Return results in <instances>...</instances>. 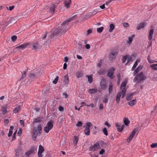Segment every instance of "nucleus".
Returning <instances> with one entry per match:
<instances>
[{
    "label": "nucleus",
    "mask_w": 157,
    "mask_h": 157,
    "mask_svg": "<svg viewBox=\"0 0 157 157\" xmlns=\"http://www.w3.org/2000/svg\"><path fill=\"white\" fill-rule=\"evenodd\" d=\"M44 147L41 145L39 146V149L37 153L38 157H42L43 155L42 153L44 151Z\"/></svg>",
    "instance_id": "423d86ee"
},
{
    "label": "nucleus",
    "mask_w": 157,
    "mask_h": 157,
    "mask_svg": "<svg viewBox=\"0 0 157 157\" xmlns=\"http://www.w3.org/2000/svg\"><path fill=\"white\" fill-rule=\"evenodd\" d=\"M132 98V94H129L127 95L126 98V99L127 100H131Z\"/></svg>",
    "instance_id": "c03bdc74"
},
{
    "label": "nucleus",
    "mask_w": 157,
    "mask_h": 157,
    "mask_svg": "<svg viewBox=\"0 0 157 157\" xmlns=\"http://www.w3.org/2000/svg\"><path fill=\"white\" fill-rule=\"evenodd\" d=\"M42 127L41 125L39 124L38 125L36 130L38 132V136H40L41 134V133L42 132Z\"/></svg>",
    "instance_id": "4be33fe9"
},
{
    "label": "nucleus",
    "mask_w": 157,
    "mask_h": 157,
    "mask_svg": "<svg viewBox=\"0 0 157 157\" xmlns=\"http://www.w3.org/2000/svg\"><path fill=\"white\" fill-rule=\"evenodd\" d=\"M105 124L108 126V128L110 127L111 125L107 121H106L105 123Z\"/></svg>",
    "instance_id": "69168bd1"
},
{
    "label": "nucleus",
    "mask_w": 157,
    "mask_h": 157,
    "mask_svg": "<svg viewBox=\"0 0 157 157\" xmlns=\"http://www.w3.org/2000/svg\"><path fill=\"white\" fill-rule=\"evenodd\" d=\"M73 140L74 146L76 145L78 142V138L77 136H75Z\"/></svg>",
    "instance_id": "bb28decb"
},
{
    "label": "nucleus",
    "mask_w": 157,
    "mask_h": 157,
    "mask_svg": "<svg viewBox=\"0 0 157 157\" xmlns=\"http://www.w3.org/2000/svg\"><path fill=\"white\" fill-rule=\"evenodd\" d=\"M134 36L135 35H133L132 36L129 37L128 38V40L127 41V43L129 44V45H130L131 44L133 40V38Z\"/></svg>",
    "instance_id": "5701e85b"
},
{
    "label": "nucleus",
    "mask_w": 157,
    "mask_h": 157,
    "mask_svg": "<svg viewBox=\"0 0 157 157\" xmlns=\"http://www.w3.org/2000/svg\"><path fill=\"white\" fill-rule=\"evenodd\" d=\"M21 109V106L20 105H17L14 109L13 110V112L14 113H18Z\"/></svg>",
    "instance_id": "4468645a"
},
{
    "label": "nucleus",
    "mask_w": 157,
    "mask_h": 157,
    "mask_svg": "<svg viewBox=\"0 0 157 157\" xmlns=\"http://www.w3.org/2000/svg\"><path fill=\"white\" fill-rule=\"evenodd\" d=\"M99 109L100 110H102L103 109V105L101 103H100L99 105Z\"/></svg>",
    "instance_id": "052dcab7"
},
{
    "label": "nucleus",
    "mask_w": 157,
    "mask_h": 157,
    "mask_svg": "<svg viewBox=\"0 0 157 157\" xmlns=\"http://www.w3.org/2000/svg\"><path fill=\"white\" fill-rule=\"evenodd\" d=\"M100 86L101 88L103 90L106 89L107 86V83L106 80L103 78L101 79L100 82Z\"/></svg>",
    "instance_id": "20e7f679"
},
{
    "label": "nucleus",
    "mask_w": 157,
    "mask_h": 157,
    "mask_svg": "<svg viewBox=\"0 0 157 157\" xmlns=\"http://www.w3.org/2000/svg\"><path fill=\"white\" fill-rule=\"evenodd\" d=\"M17 39V36L15 35H14L11 36V39L12 41H15Z\"/></svg>",
    "instance_id": "8fccbe9b"
},
{
    "label": "nucleus",
    "mask_w": 157,
    "mask_h": 157,
    "mask_svg": "<svg viewBox=\"0 0 157 157\" xmlns=\"http://www.w3.org/2000/svg\"><path fill=\"white\" fill-rule=\"evenodd\" d=\"M13 128L14 127L13 126H10V128L9 131V133L8 134V137H10L12 136L13 133Z\"/></svg>",
    "instance_id": "7c9ffc66"
},
{
    "label": "nucleus",
    "mask_w": 157,
    "mask_h": 157,
    "mask_svg": "<svg viewBox=\"0 0 157 157\" xmlns=\"http://www.w3.org/2000/svg\"><path fill=\"white\" fill-rule=\"evenodd\" d=\"M71 3V0L65 1L64 2V6L68 8L69 7Z\"/></svg>",
    "instance_id": "412c9836"
},
{
    "label": "nucleus",
    "mask_w": 157,
    "mask_h": 157,
    "mask_svg": "<svg viewBox=\"0 0 157 157\" xmlns=\"http://www.w3.org/2000/svg\"><path fill=\"white\" fill-rule=\"evenodd\" d=\"M41 47L38 42L33 43L32 45V48L33 50H36Z\"/></svg>",
    "instance_id": "9d476101"
},
{
    "label": "nucleus",
    "mask_w": 157,
    "mask_h": 157,
    "mask_svg": "<svg viewBox=\"0 0 157 157\" xmlns=\"http://www.w3.org/2000/svg\"><path fill=\"white\" fill-rule=\"evenodd\" d=\"M151 147L152 148L156 147H157V142L152 143L151 145Z\"/></svg>",
    "instance_id": "09e8293b"
},
{
    "label": "nucleus",
    "mask_w": 157,
    "mask_h": 157,
    "mask_svg": "<svg viewBox=\"0 0 157 157\" xmlns=\"http://www.w3.org/2000/svg\"><path fill=\"white\" fill-rule=\"evenodd\" d=\"M142 66H138L134 71L133 73V75L134 76L138 72L142 69Z\"/></svg>",
    "instance_id": "6ab92c4d"
},
{
    "label": "nucleus",
    "mask_w": 157,
    "mask_h": 157,
    "mask_svg": "<svg viewBox=\"0 0 157 157\" xmlns=\"http://www.w3.org/2000/svg\"><path fill=\"white\" fill-rule=\"evenodd\" d=\"M103 29H104L103 27H101L98 28L97 29V31L98 33H101L103 31Z\"/></svg>",
    "instance_id": "a18cd8bd"
},
{
    "label": "nucleus",
    "mask_w": 157,
    "mask_h": 157,
    "mask_svg": "<svg viewBox=\"0 0 157 157\" xmlns=\"http://www.w3.org/2000/svg\"><path fill=\"white\" fill-rule=\"evenodd\" d=\"M150 67L153 70H157V64H151Z\"/></svg>",
    "instance_id": "c9c22d12"
},
{
    "label": "nucleus",
    "mask_w": 157,
    "mask_h": 157,
    "mask_svg": "<svg viewBox=\"0 0 157 157\" xmlns=\"http://www.w3.org/2000/svg\"><path fill=\"white\" fill-rule=\"evenodd\" d=\"M109 32L111 33L113 32V30L115 28V26L113 24H111L109 26Z\"/></svg>",
    "instance_id": "473e14b6"
},
{
    "label": "nucleus",
    "mask_w": 157,
    "mask_h": 157,
    "mask_svg": "<svg viewBox=\"0 0 157 157\" xmlns=\"http://www.w3.org/2000/svg\"><path fill=\"white\" fill-rule=\"evenodd\" d=\"M127 59H128L127 62V63H125L126 65L127 64V63H128L129 62L132 61V60L131 57H130L129 56H128V58Z\"/></svg>",
    "instance_id": "bf43d9fd"
},
{
    "label": "nucleus",
    "mask_w": 157,
    "mask_h": 157,
    "mask_svg": "<svg viewBox=\"0 0 157 157\" xmlns=\"http://www.w3.org/2000/svg\"><path fill=\"white\" fill-rule=\"evenodd\" d=\"M121 92H119L117 94L116 97V100L117 103H119L120 100V98H121Z\"/></svg>",
    "instance_id": "aec40b11"
},
{
    "label": "nucleus",
    "mask_w": 157,
    "mask_h": 157,
    "mask_svg": "<svg viewBox=\"0 0 157 157\" xmlns=\"http://www.w3.org/2000/svg\"><path fill=\"white\" fill-rule=\"evenodd\" d=\"M127 83V81L126 80H124L123 82H122L121 85V89H122V88H125V87Z\"/></svg>",
    "instance_id": "a878e982"
},
{
    "label": "nucleus",
    "mask_w": 157,
    "mask_h": 157,
    "mask_svg": "<svg viewBox=\"0 0 157 157\" xmlns=\"http://www.w3.org/2000/svg\"><path fill=\"white\" fill-rule=\"evenodd\" d=\"M136 103V100H133L131 101H129L128 103V104L130 106H133Z\"/></svg>",
    "instance_id": "c85d7f7f"
},
{
    "label": "nucleus",
    "mask_w": 157,
    "mask_h": 157,
    "mask_svg": "<svg viewBox=\"0 0 157 157\" xmlns=\"http://www.w3.org/2000/svg\"><path fill=\"white\" fill-rule=\"evenodd\" d=\"M20 123L21 124L23 127H24L25 126L24 122V121L23 120H20Z\"/></svg>",
    "instance_id": "13d9d810"
},
{
    "label": "nucleus",
    "mask_w": 157,
    "mask_h": 157,
    "mask_svg": "<svg viewBox=\"0 0 157 157\" xmlns=\"http://www.w3.org/2000/svg\"><path fill=\"white\" fill-rule=\"evenodd\" d=\"M108 101V98L107 96L103 98V102L105 103H107Z\"/></svg>",
    "instance_id": "864d4df0"
},
{
    "label": "nucleus",
    "mask_w": 157,
    "mask_h": 157,
    "mask_svg": "<svg viewBox=\"0 0 157 157\" xmlns=\"http://www.w3.org/2000/svg\"><path fill=\"white\" fill-rule=\"evenodd\" d=\"M88 78V81L90 83H91L93 82V77L92 75H86Z\"/></svg>",
    "instance_id": "72a5a7b5"
},
{
    "label": "nucleus",
    "mask_w": 157,
    "mask_h": 157,
    "mask_svg": "<svg viewBox=\"0 0 157 157\" xmlns=\"http://www.w3.org/2000/svg\"><path fill=\"white\" fill-rule=\"evenodd\" d=\"M82 124V123L81 121H78L76 124V126L78 127H81Z\"/></svg>",
    "instance_id": "de8ad7c7"
},
{
    "label": "nucleus",
    "mask_w": 157,
    "mask_h": 157,
    "mask_svg": "<svg viewBox=\"0 0 157 157\" xmlns=\"http://www.w3.org/2000/svg\"><path fill=\"white\" fill-rule=\"evenodd\" d=\"M146 24L145 23H140L139 24L138 26L137 27V29L139 30L141 29L144 28L146 26Z\"/></svg>",
    "instance_id": "a211bd4d"
},
{
    "label": "nucleus",
    "mask_w": 157,
    "mask_h": 157,
    "mask_svg": "<svg viewBox=\"0 0 157 157\" xmlns=\"http://www.w3.org/2000/svg\"><path fill=\"white\" fill-rule=\"evenodd\" d=\"M123 26L124 27H127L128 26V24L127 23H124L123 24Z\"/></svg>",
    "instance_id": "0e129e2a"
},
{
    "label": "nucleus",
    "mask_w": 157,
    "mask_h": 157,
    "mask_svg": "<svg viewBox=\"0 0 157 157\" xmlns=\"http://www.w3.org/2000/svg\"><path fill=\"white\" fill-rule=\"evenodd\" d=\"M22 132V131L21 130V129H20L17 133V134L19 136H20Z\"/></svg>",
    "instance_id": "774afa93"
},
{
    "label": "nucleus",
    "mask_w": 157,
    "mask_h": 157,
    "mask_svg": "<svg viewBox=\"0 0 157 157\" xmlns=\"http://www.w3.org/2000/svg\"><path fill=\"white\" fill-rule=\"evenodd\" d=\"M122 91L121 92V94H122V98H123L124 97L125 95L126 89L125 88H123L121 89Z\"/></svg>",
    "instance_id": "cd10ccee"
},
{
    "label": "nucleus",
    "mask_w": 157,
    "mask_h": 157,
    "mask_svg": "<svg viewBox=\"0 0 157 157\" xmlns=\"http://www.w3.org/2000/svg\"><path fill=\"white\" fill-rule=\"evenodd\" d=\"M59 78V77L58 76H56V78L53 81V83L55 84H56L58 82Z\"/></svg>",
    "instance_id": "3c124183"
},
{
    "label": "nucleus",
    "mask_w": 157,
    "mask_h": 157,
    "mask_svg": "<svg viewBox=\"0 0 157 157\" xmlns=\"http://www.w3.org/2000/svg\"><path fill=\"white\" fill-rule=\"evenodd\" d=\"M117 54V52L116 51H112L109 54V58L111 60H112L114 59L116 55Z\"/></svg>",
    "instance_id": "1a4fd4ad"
},
{
    "label": "nucleus",
    "mask_w": 157,
    "mask_h": 157,
    "mask_svg": "<svg viewBox=\"0 0 157 157\" xmlns=\"http://www.w3.org/2000/svg\"><path fill=\"white\" fill-rule=\"evenodd\" d=\"M53 127V125L52 123L50 122H48L46 126L44 127V131L46 133H48Z\"/></svg>",
    "instance_id": "7ed1b4c3"
},
{
    "label": "nucleus",
    "mask_w": 157,
    "mask_h": 157,
    "mask_svg": "<svg viewBox=\"0 0 157 157\" xmlns=\"http://www.w3.org/2000/svg\"><path fill=\"white\" fill-rule=\"evenodd\" d=\"M88 92L91 94H95L97 92V90L94 89H90L88 91Z\"/></svg>",
    "instance_id": "b1692460"
},
{
    "label": "nucleus",
    "mask_w": 157,
    "mask_h": 157,
    "mask_svg": "<svg viewBox=\"0 0 157 157\" xmlns=\"http://www.w3.org/2000/svg\"><path fill=\"white\" fill-rule=\"evenodd\" d=\"M83 73L80 71L78 72L76 74V76L78 78L82 77L83 76Z\"/></svg>",
    "instance_id": "e433bc0d"
},
{
    "label": "nucleus",
    "mask_w": 157,
    "mask_h": 157,
    "mask_svg": "<svg viewBox=\"0 0 157 157\" xmlns=\"http://www.w3.org/2000/svg\"><path fill=\"white\" fill-rule=\"evenodd\" d=\"M69 82V77L68 74H66L64 76L63 82L64 84H68Z\"/></svg>",
    "instance_id": "dca6fc26"
},
{
    "label": "nucleus",
    "mask_w": 157,
    "mask_h": 157,
    "mask_svg": "<svg viewBox=\"0 0 157 157\" xmlns=\"http://www.w3.org/2000/svg\"><path fill=\"white\" fill-rule=\"evenodd\" d=\"M136 133V131L135 130H133L132 132L130 134L129 136L127 139V142L128 143H129L132 140L133 136L135 135Z\"/></svg>",
    "instance_id": "9b49d317"
},
{
    "label": "nucleus",
    "mask_w": 157,
    "mask_h": 157,
    "mask_svg": "<svg viewBox=\"0 0 157 157\" xmlns=\"http://www.w3.org/2000/svg\"><path fill=\"white\" fill-rule=\"evenodd\" d=\"M14 8V6H10L9 7V8H8L7 7H6L7 9L9 10L10 11L12 10Z\"/></svg>",
    "instance_id": "4d7b16f0"
},
{
    "label": "nucleus",
    "mask_w": 157,
    "mask_h": 157,
    "mask_svg": "<svg viewBox=\"0 0 157 157\" xmlns=\"http://www.w3.org/2000/svg\"><path fill=\"white\" fill-rule=\"evenodd\" d=\"M146 77L142 72H141L136 75L134 79V82L136 83H139L140 82L145 80Z\"/></svg>",
    "instance_id": "f03ea898"
},
{
    "label": "nucleus",
    "mask_w": 157,
    "mask_h": 157,
    "mask_svg": "<svg viewBox=\"0 0 157 157\" xmlns=\"http://www.w3.org/2000/svg\"><path fill=\"white\" fill-rule=\"evenodd\" d=\"M92 30L91 29H89L87 30V34L88 35L92 33Z\"/></svg>",
    "instance_id": "338daca9"
},
{
    "label": "nucleus",
    "mask_w": 157,
    "mask_h": 157,
    "mask_svg": "<svg viewBox=\"0 0 157 157\" xmlns=\"http://www.w3.org/2000/svg\"><path fill=\"white\" fill-rule=\"evenodd\" d=\"M124 124L126 125H128V124L130 123V121L128 119L126 118H124Z\"/></svg>",
    "instance_id": "58836bf2"
},
{
    "label": "nucleus",
    "mask_w": 157,
    "mask_h": 157,
    "mask_svg": "<svg viewBox=\"0 0 157 157\" xmlns=\"http://www.w3.org/2000/svg\"><path fill=\"white\" fill-rule=\"evenodd\" d=\"M90 128H85V129L84 131V132L86 135H90Z\"/></svg>",
    "instance_id": "2f4dec72"
},
{
    "label": "nucleus",
    "mask_w": 157,
    "mask_h": 157,
    "mask_svg": "<svg viewBox=\"0 0 157 157\" xmlns=\"http://www.w3.org/2000/svg\"><path fill=\"white\" fill-rule=\"evenodd\" d=\"M151 57L150 55H148L147 57V59L148 62L150 63H157V61L154 60H151Z\"/></svg>",
    "instance_id": "393cba45"
},
{
    "label": "nucleus",
    "mask_w": 157,
    "mask_h": 157,
    "mask_svg": "<svg viewBox=\"0 0 157 157\" xmlns=\"http://www.w3.org/2000/svg\"><path fill=\"white\" fill-rule=\"evenodd\" d=\"M76 15H71L66 19L59 26L52 29L51 31L50 37L52 38L54 36L58 35L63 33H65L69 28V23L76 18Z\"/></svg>",
    "instance_id": "f257e3e1"
},
{
    "label": "nucleus",
    "mask_w": 157,
    "mask_h": 157,
    "mask_svg": "<svg viewBox=\"0 0 157 157\" xmlns=\"http://www.w3.org/2000/svg\"><path fill=\"white\" fill-rule=\"evenodd\" d=\"M102 132L104 135L106 136L108 135V132L107 129L105 128H104L102 130Z\"/></svg>",
    "instance_id": "49530a36"
},
{
    "label": "nucleus",
    "mask_w": 157,
    "mask_h": 157,
    "mask_svg": "<svg viewBox=\"0 0 157 157\" xmlns=\"http://www.w3.org/2000/svg\"><path fill=\"white\" fill-rule=\"evenodd\" d=\"M9 122V120L8 119H6L4 120V123L6 125L8 124Z\"/></svg>",
    "instance_id": "5fc2aeb1"
},
{
    "label": "nucleus",
    "mask_w": 157,
    "mask_h": 157,
    "mask_svg": "<svg viewBox=\"0 0 157 157\" xmlns=\"http://www.w3.org/2000/svg\"><path fill=\"white\" fill-rule=\"evenodd\" d=\"M100 148L99 143H97L94 144L93 145L91 146L89 148V151H94L97 150Z\"/></svg>",
    "instance_id": "39448f33"
},
{
    "label": "nucleus",
    "mask_w": 157,
    "mask_h": 157,
    "mask_svg": "<svg viewBox=\"0 0 157 157\" xmlns=\"http://www.w3.org/2000/svg\"><path fill=\"white\" fill-rule=\"evenodd\" d=\"M37 136H38V133L36 129H33L32 135V139L33 140H35Z\"/></svg>",
    "instance_id": "ddd939ff"
},
{
    "label": "nucleus",
    "mask_w": 157,
    "mask_h": 157,
    "mask_svg": "<svg viewBox=\"0 0 157 157\" xmlns=\"http://www.w3.org/2000/svg\"><path fill=\"white\" fill-rule=\"evenodd\" d=\"M58 109L59 111H62L63 110L64 108H63L61 105L59 106L58 107Z\"/></svg>",
    "instance_id": "680f3d73"
},
{
    "label": "nucleus",
    "mask_w": 157,
    "mask_h": 157,
    "mask_svg": "<svg viewBox=\"0 0 157 157\" xmlns=\"http://www.w3.org/2000/svg\"><path fill=\"white\" fill-rule=\"evenodd\" d=\"M154 32V30L153 29H151L149 31L148 36V39L150 41H151L152 40Z\"/></svg>",
    "instance_id": "2eb2a0df"
},
{
    "label": "nucleus",
    "mask_w": 157,
    "mask_h": 157,
    "mask_svg": "<svg viewBox=\"0 0 157 157\" xmlns=\"http://www.w3.org/2000/svg\"><path fill=\"white\" fill-rule=\"evenodd\" d=\"M29 44V43H25L22 44L18 46H17L16 47V48H20L22 49H24L26 48L28 45Z\"/></svg>",
    "instance_id": "f8f14e48"
},
{
    "label": "nucleus",
    "mask_w": 157,
    "mask_h": 157,
    "mask_svg": "<svg viewBox=\"0 0 157 157\" xmlns=\"http://www.w3.org/2000/svg\"><path fill=\"white\" fill-rule=\"evenodd\" d=\"M36 149L35 147H32L25 153V154L27 156H29L30 155L34 154L36 151Z\"/></svg>",
    "instance_id": "0eeeda50"
},
{
    "label": "nucleus",
    "mask_w": 157,
    "mask_h": 157,
    "mask_svg": "<svg viewBox=\"0 0 157 157\" xmlns=\"http://www.w3.org/2000/svg\"><path fill=\"white\" fill-rule=\"evenodd\" d=\"M86 128H90L91 127L92 125V124L91 122H88L87 123H86Z\"/></svg>",
    "instance_id": "79ce46f5"
},
{
    "label": "nucleus",
    "mask_w": 157,
    "mask_h": 157,
    "mask_svg": "<svg viewBox=\"0 0 157 157\" xmlns=\"http://www.w3.org/2000/svg\"><path fill=\"white\" fill-rule=\"evenodd\" d=\"M113 85L112 83L111 82L109 83V94L111 93L113 91Z\"/></svg>",
    "instance_id": "c756f323"
},
{
    "label": "nucleus",
    "mask_w": 157,
    "mask_h": 157,
    "mask_svg": "<svg viewBox=\"0 0 157 157\" xmlns=\"http://www.w3.org/2000/svg\"><path fill=\"white\" fill-rule=\"evenodd\" d=\"M40 121V118H36L34 120V122H39Z\"/></svg>",
    "instance_id": "6e6d98bb"
},
{
    "label": "nucleus",
    "mask_w": 157,
    "mask_h": 157,
    "mask_svg": "<svg viewBox=\"0 0 157 157\" xmlns=\"http://www.w3.org/2000/svg\"><path fill=\"white\" fill-rule=\"evenodd\" d=\"M115 69L114 67H111L109 71L107 73V76L111 78H113V75L114 73V72L115 71Z\"/></svg>",
    "instance_id": "6e6552de"
},
{
    "label": "nucleus",
    "mask_w": 157,
    "mask_h": 157,
    "mask_svg": "<svg viewBox=\"0 0 157 157\" xmlns=\"http://www.w3.org/2000/svg\"><path fill=\"white\" fill-rule=\"evenodd\" d=\"M128 55H126L125 56H124L123 57L122 60L123 62L124 63H125V61L128 58Z\"/></svg>",
    "instance_id": "37998d69"
},
{
    "label": "nucleus",
    "mask_w": 157,
    "mask_h": 157,
    "mask_svg": "<svg viewBox=\"0 0 157 157\" xmlns=\"http://www.w3.org/2000/svg\"><path fill=\"white\" fill-rule=\"evenodd\" d=\"M26 71H24L23 72V73L22 74L21 77V79L20 80H21V79H24L26 76Z\"/></svg>",
    "instance_id": "603ef678"
},
{
    "label": "nucleus",
    "mask_w": 157,
    "mask_h": 157,
    "mask_svg": "<svg viewBox=\"0 0 157 157\" xmlns=\"http://www.w3.org/2000/svg\"><path fill=\"white\" fill-rule=\"evenodd\" d=\"M105 72V71L103 69H101L98 71L97 73L99 75H103Z\"/></svg>",
    "instance_id": "4c0bfd02"
},
{
    "label": "nucleus",
    "mask_w": 157,
    "mask_h": 157,
    "mask_svg": "<svg viewBox=\"0 0 157 157\" xmlns=\"http://www.w3.org/2000/svg\"><path fill=\"white\" fill-rule=\"evenodd\" d=\"M115 125L116 127L117 128L118 131L120 132L121 125H120L118 123H116Z\"/></svg>",
    "instance_id": "ea45409f"
},
{
    "label": "nucleus",
    "mask_w": 157,
    "mask_h": 157,
    "mask_svg": "<svg viewBox=\"0 0 157 157\" xmlns=\"http://www.w3.org/2000/svg\"><path fill=\"white\" fill-rule=\"evenodd\" d=\"M138 62V60H137L134 63L133 67H132V71H133L136 68V67L137 66V63Z\"/></svg>",
    "instance_id": "a19ab883"
},
{
    "label": "nucleus",
    "mask_w": 157,
    "mask_h": 157,
    "mask_svg": "<svg viewBox=\"0 0 157 157\" xmlns=\"http://www.w3.org/2000/svg\"><path fill=\"white\" fill-rule=\"evenodd\" d=\"M105 150L104 149H102L99 152L100 155H102L105 152Z\"/></svg>",
    "instance_id": "e2e57ef3"
},
{
    "label": "nucleus",
    "mask_w": 157,
    "mask_h": 157,
    "mask_svg": "<svg viewBox=\"0 0 157 157\" xmlns=\"http://www.w3.org/2000/svg\"><path fill=\"white\" fill-rule=\"evenodd\" d=\"M2 111L3 114H5L7 112V107L6 106L2 107Z\"/></svg>",
    "instance_id": "f704fd0d"
},
{
    "label": "nucleus",
    "mask_w": 157,
    "mask_h": 157,
    "mask_svg": "<svg viewBox=\"0 0 157 157\" xmlns=\"http://www.w3.org/2000/svg\"><path fill=\"white\" fill-rule=\"evenodd\" d=\"M56 7V5L55 4H52L50 7L48 11L52 13H53L54 12V9Z\"/></svg>",
    "instance_id": "f3484780"
}]
</instances>
